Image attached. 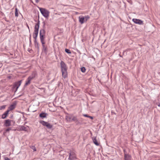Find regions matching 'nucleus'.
Segmentation results:
<instances>
[{
  "label": "nucleus",
  "instance_id": "nucleus-1",
  "mask_svg": "<svg viewBox=\"0 0 160 160\" xmlns=\"http://www.w3.org/2000/svg\"><path fill=\"white\" fill-rule=\"evenodd\" d=\"M61 68L62 75L64 78H65L67 76V67L66 64L63 61H61L60 63Z\"/></svg>",
  "mask_w": 160,
  "mask_h": 160
},
{
  "label": "nucleus",
  "instance_id": "nucleus-2",
  "mask_svg": "<svg viewBox=\"0 0 160 160\" xmlns=\"http://www.w3.org/2000/svg\"><path fill=\"white\" fill-rule=\"evenodd\" d=\"M43 28L41 29L40 31V39H45V38L46 32L45 30V23L43 22V25L42 26Z\"/></svg>",
  "mask_w": 160,
  "mask_h": 160
},
{
  "label": "nucleus",
  "instance_id": "nucleus-3",
  "mask_svg": "<svg viewBox=\"0 0 160 160\" xmlns=\"http://www.w3.org/2000/svg\"><path fill=\"white\" fill-rule=\"evenodd\" d=\"M39 8L41 13L44 17L46 18L48 17L50 12L48 10L44 8Z\"/></svg>",
  "mask_w": 160,
  "mask_h": 160
},
{
  "label": "nucleus",
  "instance_id": "nucleus-4",
  "mask_svg": "<svg viewBox=\"0 0 160 160\" xmlns=\"http://www.w3.org/2000/svg\"><path fill=\"white\" fill-rule=\"evenodd\" d=\"M90 18V17L88 15L85 17L83 16H80L79 17V20L81 24H82L84 22H86Z\"/></svg>",
  "mask_w": 160,
  "mask_h": 160
},
{
  "label": "nucleus",
  "instance_id": "nucleus-5",
  "mask_svg": "<svg viewBox=\"0 0 160 160\" xmlns=\"http://www.w3.org/2000/svg\"><path fill=\"white\" fill-rule=\"evenodd\" d=\"M39 122L40 124H42L43 126L46 127L48 129H51L52 128L53 126L48 122L42 120L40 121Z\"/></svg>",
  "mask_w": 160,
  "mask_h": 160
},
{
  "label": "nucleus",
  "instance_id": "nucleus-6",
  "mask_svg": "<svg viewBox=\"0 0 160 160\" xmlns=\"http://www.w3.org/2000/svg\"><path fill=\"white\" fill-rule=\"evenodd\" d=\"M22 80H21L18 82H15L13 86V88H15V92H16L18 90V88L20 86L21 83H22Z\"/></svg>",
  "mask_w": 160,
  "mask_h": 160
},
{
  "label": "nucleus",
  "instance_id": "nucleus-7",
  "mask_svg": "<svg viewBox=\"0 0 160 160\" xmlns=\"http://www.w3.org/2000/svg\"><path fill=\"white\" fill-rule=\"evenodd\" d=\"M69 160H74L76 158L75 153L73 152H70L69 154Z\"/></svg>",
  "mask_w": 160,
  "mask_h": 160
},
{
  "label": "nucleus",
  "instance_id": "nucleus-8",
  "mask_svg": "<svg viewBox=\"0 0 160 160\" xmlns=\"http://www.w3.org/2000/svg\"><path fill=\"white\" fill-rule=\"evenodd\" d=\"M132 20L136 24H137L139 25L143 24V22L141 20L136 18H133Z\"/></svg>",
  "mask_w": 160,
  "mask_h": 160
},
{
  "label": "nucleus",
  "instance_id": "nucleus-9",
  "mask_svg": "<svg viewBox=\"0 0 160 160\" xmlns=\"http://www.w3.org/2000/svg\"><path fill=\"white\" fill-rule=\"evenodd\" d=\"M17 102L16 101L14 102L8 108L9 109L8 110H9L10 111L13 110L15 108Z\"/></svg>",
  "mask_w": 160,
  "mask_h": 160
},
{
  "label": "nucleus",
  "instance_id": "nucleus-10",
  "mask_svg": "<svg viewBox=\"0 0 160 160\" xmlns=\"http://www.w3.org/2000/svg\"><path fill=\"white\" fill-rule=\"evenodd\" d=\"M85 123L83 121V119L82 118L79 119H78L76 124V125H82L85 124Z\"/></svg>",
  "mask_w": 160,
  "mask_h": 160
},
{
  "label": "nucleus",
  "instance_id": "nucleus-11",
  "mask_svg": "<svg viewBox=\"0 0 160 160\" xmlns=\"http://www.w3.org/2000/svg\"><path fill=\"white\" fill-rule=\"evenodd\" d=\"M40 21L38 20L37 23L35 25L34 28V31L38 32V30L39 27Z\"/></svg>",
  "mask_w": 160,
  "mask_h": 160
},
{
  "label": "nucleus",
  "instance_id": "nucleus-12",
  "mask_svg": "<svg viewBox=\"0 0 160 160\" xmlns=\"http://www.w3.org/2000/svg\"><path fill=\"white\" fill-rule=\"evenodd\" d=\"M11 120L9 119L5 120L4 122V125L7 127L10 126L11 125Z\"/></svg>",
  "mask_w": 160,
  "mask_h": 160
},
{
  "label": "nucleus",
  "instance_id": "nucleus-13",
  "mask_svg": "<svg viewBox=\"0 0 160 160\" xmlns=\"http://www.w3.org/2000/svg\"><path fill=\"white\" fill-rule=\"evenodd\" d=\"M32 80V79L28 77L26 81V82L24 85V87H25L30 84Z\"/></svg>",
  "mask_w": 160,
  "mask_h": 160
},
{
  "label": "nucleus",
  "instance_id": "nucleus-14",
  "mask_svg": "<svg viewBox=\"0 0 160 160\" xmlns=\"http://www.w3.org/2000/svg\"><path fill=\"white\" fill-rule=\"evenodd\" d=\"M48 115V114L45 112H42L39 114V116L41 118L43 119L46 118Z\"/></svg>",
  "mask_w": 160,
  "mask_h": 160
},
{
  "label": "nucleus",
  "instance_id": "nucleus-15",
  "mask_svg": "<svg viewBox=\"0 0 160 160\" xmlns=\"http://www.w3.org/2000/svg\"><path fill=\"white\" fill-rule=\"evenodd\" d=\"M9 112V110H7L2 116V118L5 119L7 117Z\"/></svg>",
  "mask_w": 160,
  "mask_h": 160
},
{
  "label": "nucleus",
  "instance_id": "nucleus-16",
  "mask_svg": "<svg viewBox=\"0 0 160 160\" xmlns=\"http://www.w3.org/2000/svg\"><path fill=\"white\" fill-rule=\"evenodd\" d=\"M92 139L93 142L96 146H98L99 145V143L97 141L96 137H93L92 138Z\"/></svg>",
  "mask_w": 160,
  "mask_h": 160
},
{
  "label": "nucleus",
  "instance_id": "nucleus-17",
  "mask_svg": "<svg viewBox=\"0 0 160 160\" xmlns=\"http://www.w3.org/2000/svg\"><path fill=\"white\" fill-rule=\"evenodd\" d=\"M124 160H131V156L129 154H125L124 155Z\"/></svg>",
  "mask_w": 160,
  "mask_h": 160
},
{
  "label": "nucleus",
  "instance_id": "nucleus-18",
  "mask_svg": "<svg viewBox=\"0 0 160 160\" xmlns=\"http://www.w3.org/2000/svg\"><path fill=\"white\" fill-rule=\"evenodd\" d=\"M38 32L34 31L33 33V37L34 39V41H37V38L38 36Z\"/></svg>",
  "mask_w": 160,
  "mask_h": 160
},
{
  "label": "nucleus",
  "instance_id": "nucleus-19",
  "mask_svg": "<svg viewBox=\"0 0 160 160\" xmlns=\"http://www.w3.org/2000/svg\"><path fill=\"white\" fill-rule=\"evenodd\" d=\"M37 75L36 72V71H33L32 72V75L29 76V77L30 78L32 79L35 77Z\"/></svg>",
  "mask_w": 160,
  "mask_h": 160
},
{
  "label": "nucleus",
  "instance_id": "nucleus-20",
  "mask_svg": "<svg viewBox=\"0 0 160 160\" xmlns=\"http://www.w3.org/2000/svg\"><path fill=\"white\" fill-rule=\"evenodd\" d=\"M34 43L35 47L37 48L38 52H39L40 49L38 43L37 42V41H34Z\"/></svg>",
  "mask_w": 160,
  "mask_h": 160
},
{
  "label": "nucleus",
  "instance_id": "nucleus-21",
  "mask_svg": "<svg viewBox=\"0 0 160 160\" xmlns=\"http://www.w3.org/2000/svg\"><path fill=\"white\" fill-rule=\"evenodd\" d=\"M42 51L44 52L46 54H47L48 50L47 45H45L42 46Z\"/></svg>",
  "mask_w": 160,
  "mask_h": 160
},
{
  "label": "nucleus",
  "instance_id": "nucleus-22",
  "mask_svg": "<svg viewBox=\"0 0 160 160\" xmlns=\"http://www.w3.org/2000/svg\"><path fill=\"white\" fill-rule=\"evenodd\" d=\"M20 130L26 131H27L26 127L23 126H19Z\"/></svg>",
  "mask_w": 160,
  "mask_h": 160
},
{
  "label": "nucleus",
  "instance_id": "nucleus-23",
  "mask_svg": "<svg viewBox=\"0 0 160 160\" xmlns=\"http://www.w3.org/2000/svg\"><path fill=\"white\" fill-rule=\"evenodd\" d=\"M72 117V116L71 115H69L68 116H66V119L68 121L71 122Z\"/></svg>",
  "mask_w": 160,
  "mask_h": 160
},
{
  "label": "nucleus",
  "instance_id": "nucleus-24",
  "mask_svg": "<svg viewBox=\"0 0 160 160\" xmlns=\"http://www.w3.org/2000/svg\"><path fill=\"white\" fill-rule=\"evenodd\" d=\"M15 17H17L18 16V10L17 8L15 9Z\"/></svg>",
  "mask_w": 160,
  "mask_h": 160
},
{
  "label": "nucleus",
  "instance_id": "nucleus-25",
  "mask_svg": "<svg viewBox=\"0 0 160 160\" xmlns=\"http://www.w3.org/2000/svg\"><path fill=\"white\" fill-rule=\"evenodd\" d=\"M78 119L76 117L72 116V118L71 121H73L75 122V123H76Z\"/></svg>",
  "mask_w": 160,
  "mask_h": 160
},
{
  "label": "nucleus",
  "instance_id": "nucleus-26",
  "mask_svg": "<svg viewBox=\"0 0 160 160\" xmlns=\"http://www.w3.org/2000/svg\"><path fill=\"white\" fill-rule=\"evenodd\" d=\"M40 39V41H41V42L42 44V46H45V42H44V39Z\"/></svg>",
  "mask_w": 160,
  "mask_h": 160
},
{
  "label": "nucleus",
  "instance_id": "nucleus-27",
  "mask_svg": "<svg viewBox=\"0 0 160 160\" xmlns=\"http://www.w3.org/2000/svg\"><path fill=\"white\" fill-rule=\"evenodd\" d=\"M83 116L85 117L89 118H91V119H92L93 118V117H92V116H89L88 114H83Z\"/></svg>",
  "mask_w": 160,
  "mask_h": 160
},
{
  "label": "nucleus",
  "instance_id": "nucleus-28",
  "mask_svg": "<svg viewBox=\"0 0 160 160\" xmlns=\"http://www.w3.org/2000/svg\"><path fill=\"white\" fill-rule=\"evenodd\" d=\"M81 70L82 72H85L86 71V69L84 67H82L81 68Z\"/></svg>",
  "mask_w": 160,
  "mask_h": 160
},
{
  "label": "nucleus",
  "instance_id": "nucleus-29",
  "mask_svg": "<svg viewBox=\"0 0 160 160\" xmlns=\"http://www.w3.org/2000/svg\"><path fill=\"white\" fill-rule=\"evenodd\" d=\"M65 51L66 53L68 54H71V52L69 49L67 48H66L65 49Z\"/></svg>",
  "mask_w": 160,
  "mask_h": 160
},
{
  "label": "nucleus",
  "instance_id": "nucleus-30",
  "mask_svg": "<svg viewBox=\"0 0 160 160\" xmlns=\"http://www.w3.org/2000/svg\"><path fill=\"white\" fill-rule=\"evenodd\" d=\"M30 148L31 149H32V150H33L34 151H36V147L35 146H31Z\"/></svg>",
  "mask_w": 160,
  "mask_h": 160
},
{
  "label": "nucleus",
  "instance_id": "nucleus-31",
  "mask_svg": "<svg viewBox=\"0 0 160 160\" xmlns=\"http://www.w3.org/2000/svg\"><path fill=\"white\" fill-rule=\"evenodd\" d=\"M6 105H3L0 107V110L4 109L5 108Z\"/></svg>",
  "mask_w": 160,
  "mask_h": 160
},
{
  "label": "nucleus",
  "instance_id": "nucleus-32",
  "mask_svg": "<svg viewBox=\"0 0 160 160\" xmlns=\"http://www.w3.org/2000/svg\"><path fill=\"white\" fill-rule=\"evenodd\" d=\"M11 130V128H8L6 130V131L7 132H9L10 130Z\"/></svg>",
  "mask_w": 160,
  "mask_h": 160
},
{
  "label": "nucleus",
  "instance_id": "nucleus-33",
  "mask_svg": "<svg viewBox=\"0 0 160 160\" xmlns=\"http://www.w3.org/2000/svg\"><path fill=\"white\" fill-rule=\"evenodd\" d=\"M31 34L30 35V37H29V42H30V44L32 43L31 41Z\"/></svg>",
  "mask_w": 160,
  "mask_h": 160
},
{
  "label": "nucleus",
  "instance_id": "nucleus-34",
  "mask_svg": "<svg viewBox=\"0 0 160 160\" xmlns=\"http://www.w3.org/2000/svg\"><path fill=\"white\" fill-rule=\"evenodd\" d=\"M123 152H124V155H125V154H128L127 153V152L126 151L125 149H124L123 150Z\"/></svg>",
  "mask_w": 160,
  "mask_h": 160
},
{
  "label": "nucleus",
  "instance_id": "nucleus-35",
  "mask_svg": "<svg viewBox=\"0 0 160 160\" xmlns=\"http://www.w3.org/2000/svg\"><path fill=\"white\" fill-rule=\"evenodd\" d=\"M4 159L5 160H10V159L7 157H5L4 158Z\"/></svg>",
  "mask_w": 160,
  "mask_h": 160
},
{
  "label": "nucleus",
  "instance_id": "nucleus-36",
  "mask_svg": "<svg viewBox=\"0 0 160 160\" xmlns=\"http://www.w3.org/2000/svg\"><path fill=\"white\" fill-rule=\"evenodd\" d=\"M111 113L112 115H113V114H116V113L115 112H114L113 111H112Z\"/></svg>",
  "mask_w": 160,
  "mask_h": 160
},
{
  "label": "nucleus",
  "instance_id": "nucleus-37",
  "mask_svg": "<svg viewBox=\"0 0 160 160\" xmlns=\"http://www.w3.org/2000/svg\"><path fill=\"white\" fill-rule=\"evenodd\" d=\"M40 0H35V2L36 3H38Z\"/></svg>",
  "mask_w": 160,
  "mask_h": 160
},
{
  "label": "nucleus",
  "instance_id": "nucleus-38",
  "mask_svg": "<svg viewBox=\"0 0 160 160\" xmlns=\"http://www.w3.org/2000/svg\"><path fill=\"white\" fill-rule=\"evenodd\" d=\"M11 76H8V78H9V79H11Z\"/></svg>",
  "mask_w": 160,
  "mask_h": 160
},
{
  "label": "nucleus",
  "instance_id": "nucleus-39",
  "mask_svg": "<svg viewBox=\"0 0 160 160\" xmlns=\"http://www.w3.org/2000/svg\"><path fill=\"white\" fill-rule=\"evenodd\" d=\"M157 105L159 106V107H160V103H158L157 104Z\"/></svg>",
  "mask_w": 160,
  "mask_h": 160
},
{
  "label": "nucleus",
  "instance_id": "nucleus-40",
  "mask_svg": "<svg viewBox=\"0 0 160 160\" xmlns=\"http://www.w3.org/2000/svg\"><path fill=\"white\" fill-rule=\"evenodd\" d=\"M12 117H13V116H11V118H12Z\"/></svg>",
  "mask_w": 160,
  "mask_h": 160
},
{
  "label": "nucleus",
  "instance_id": "nucleus-41",
  "mask_svg": "<svg viewBox=\"0 0 160 160\" xmlns=\"http://www.w3.org/2000/svg\"><path fill=\"white\" fill-rule=\"evenodd\" d=\"M12 117H13V116H11V118H12Z\"/></svg>",
  "mask_w": 160,
  "mask_h": 160
}]
</instances>
